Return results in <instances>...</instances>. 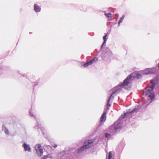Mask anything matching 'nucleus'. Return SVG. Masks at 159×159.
Here are the masks:
<instances>
[{"mask_svg": "<svg viewBox=\"0 0 159 159\" xmlns=\"http://www.w3.org/2000/svg\"><path fill=\"white\" fill-rule=\"evenodd\" d=\"M141 77H142V75L140 74H139L137 75V78H141Z\"/></svg>", "mask_w": 159, "mask_h": 159, "instance_id": "a211bd4d", "label": "nucleus"}, {"mask_svg": "<svg viewBox=\"0 0 159 159\" xmlns=\"http://www.w3.org/2000/svg\"><path fill=\"white\" fill-rule=\"evenodd\" d=\"M98 60V58L97 57H95L94 58L92 59L90 61L86 62V63L84 64L83 65L84 67H87L89 66L90 65L92 64L95 63Z\"/></svg>", "mask_w": 159, "mask_h": 159, "instance_id": "0eeeda50", "label": "nucleus"}, {"mask_svg": "<svg viewBox=\"0 0 159 159\" xmlns=\"http://www.w3.org/2000/svg\"><path fill=\"white\" fill-rule=\"evenodd\" d=\"M114 129L116 130L120 128V124L119 123H118L117 122L115 123L114 124Z\"/></svg>", "mask_w": 159, "mask_h": 159, "instance_id": "9b49d317", "label": "nucleus"}, {"mask_svg": "<svg viewBox=\"0 0 159 159\" xmlns=\"http://www.w3.org/2000/svg\"><path fill=\"white\" fill-rule=\"evenodd\" d=\"M106 112H104L102 114L101 118H100V122H104L106 119Z\"/></svg>", "mask_w": 159, "mask_h": 159, "instance_id": "6e6552de", "label": "nucleus"}, {"mask_svg": "<svg viewBox=\"0 0 159 159\" xmlns=\"http://www.w3.org/2000/svg\"><path fill=\"white\" fill-rule=\"evenodd\" d=\"M118 90V89L115 90L113 92V93H112L109 99L107 101V109H109V108H108V107L110 106H111V105L109 103V102L110 101L111 99V98L113 99L114 97L115 96V95H117Z\"/></svg>", "mask_w": 159, "mask_h": 159, "instance_id": "39448f33", "label": "nucleus"}, {"mask_svg": "<svg viewBox=\"0 0 159 159\" xmlns=\"http://www.w3.org/2000/svg\"><path fill=\"white\" fill-rule=\"evenodd\" d=\"M135 111V110H133L132 111V112H133V111Z\"/></svg>", "mask_w": 159, "mask_h": 159, "instance_id": "5701e85b", "label": "nucleus"}, {"mask_svg": "<svg viewBox=\"0 0 159 159\" xmlns=\"http://www.w3.org/2000/svg\"><path fill=\"white\" fill-rule=\"evenodd\" d=\"M107 36V34H106V35L103 36V39L104 40V41L102 44V47L104 45V44H105L107 41V39L106 38Z\"/></svg>", "mask_w": 159, "mask_h": 159, "instance_id": "4468645a", "label": "nucleus"}, {"mask_svg": "<svg viewBox=\"0 0 159 159\" xmlns=\"http://www.w3.org/2000/svg\"><path fill=\"white\" fill-rule=\"evenodd\" d=\"M110 136V134L108 133H106L105 134V137L106 138H108Z\"/></svg>", "mask_w": 159, "mask_h": 159, "instance_id": "f3484780", "label": "nucleus"}, {"mask_svg": "<svg viewBox=\"0 0 159 159\" xmlns=\"http://www.w3.org/2000/svg\"><path fill=\"white\" fill-rule=\"evenodd\" d=\"M5 132L7 134H8L9 133V132L7 130H6Z\"/></svg>", "mask_w": 159, "mask_h": 159, "instance_id": "aec40b11", "label": "nucleus"}, {"mask_svg": "<svg viewBox=\"0 0 159 159\" xmlns=\"http://www.w3.org/2000/svg\"><path fill=\"white\" fill-rule=\"evenodd\" d=\"M129 113H130L129 112H127L126 113H125L124 114V115L125 116H126Z\"/></svg>", "mask_w": 159, "mask_h": 159, "instance_id": "4be33fe9", "label": "nucleus"}, {"mask_svg": "<svg viewBox=\"0 0 159 159\" xmlns=\"http://www.w3.org/2000/svg\"><path fill=\"white\" fill-rule=\"evenodd\" d=\"M105 15L107 17H112V14L111 13H105Z\"/></svg>", "mask_w": 159, "mask_h": 159, "instance_id": "dca6fc26", "label": "nucleus"}, {"mask_svg": "<svg viewBox=\"0 0 159 159\" xmlns=\"http://www.w3.org/2000/svg\"><path fill=\"white\" fill-rule=\"evenodd\" d=\"M155 86V83L151 81L149 86L146 88L145 91L143 92V93L149 97L151 99H152L154 97L153 89Z\"/></svg>", "mask_w": 159, "mask_h": 159, "instance_id": "f257e3e1", "label": "nucleus"}, {"mask_svg": "<svg viewBox=\"0 0 159 159\" xmlns=\"http://www.w3.org/2000/svg\"><path fill=\"white\" fill-rule=\"evenodd\" d=\"M136 74L134 73H131L124 80L121 85V87H126L132 82V80L136 75Z\"/></svg>", "mask_w": 159, "mask_h": 159, "instance_id": "f03ea898", "label": "nucleus"}, {"mask_svg": "<svg viewBox=\"0 0 159 159\" xmlns=\"http://www.w3.org/2000/svg\"><path fill=\"white\" fill-rule=\"evenodd\" d=\"M125 16L123 15L120 18V20H119V22H118V25H120V23L122 22V21L124 19V18L125 17Z\"/></svg>", "mask_w": 159, "mask_h": 159, "instance_id": "2eb2a0df", "label": "nucleus"}, {"mask_svg": "<svg viewBox=\"0 0 159 159\" xmlns=\"http://www.w3.org/2000/svg\"><path fill=\"white\" fill-rule=\"evenodd\" d=\"M35 149L37 154L41 156L43 153V150L41 148V146L40 144H37L35 147Z\"/></svg>", "mask_w": 159, "mask_h": 159, "instance_id": "20e7f679", "label": "nucleus"}, {"mask_svg": "<svg viewBox=\"0 0 159 159\" xmlns=\"http://www.w3.org/2000/svg\"><path fill=\"white\" fill-rule=\"evenodd\" d=\"M52 146L54 148H56L57 147V146L56 144H54V145H52Z\"/></svg>", "mask_w": 159, "mask_h": 159, "instance_id": "412c9836", "label": "nucleus"}, {"mask_svg": "<svg viewBox=\"0 0 159 159\" xmlns=\"http://www.w3.org/2000/svg\"><path fill=\"white\" fill-rule=\"evenodd\" d=\"M98 60V58L97 57H95L94 58L92 59L90 61L86 62V63L84 64L83 65L84 67H87L89 66L90 65L92 64L95 63Z\"/></svg>", "mask_w": 159, "mask_h": 159, "instance_id": "423d86ee", "label": "nucleus"}, {"mask_svg": "<svg viewBox=\"0 0 159 159\" xmlns=\"http://www.w3.org/2000/svg\"><path fill=\"white\" fill-rule=\"evenodd\" d=\"M34 10L36 12H38L40 11L41 8L39 6L35 4H34Z\"/></svg>", "mask_w": 159, "mask_h": 159, "instance_id": "f8f14e48", "label": "nucleus"}, {"mask_svg": "<svg viewBox=\"0 0 159 159\" xmlns=\"http://www.w3.org/2000/svg\"><path fill=\"white\" fill-rule=\"evenodd\" d=\"M93 141V139H90L87 142H85L83 146L78 150V152H80L84 149L89 148Z\"/></svg>", "mask_w": 159, "mask_h": 159, "instance_id": "7ed1b4c3", "label": "nucleus"}, {"mask_svg": "<svg viewBox=\"0 0 159 159\" xmlns=\"http://www.w3.org/2000/svg\"><path fill=\"white\" fill-rule=\"evenodd\" d=\"M23 146L25 151H27L29 152L30 151V148L28 145L25 143H24Z\"/></svg>", "mask_w": 159, "mask_h": 159, "instance_id": "9d476101", "label": "nucleus"}, {"mask_svg": "<svg viewBox=\"0 0 159 159\" xmlns=\"http://www.w3.org/2000/svg\"><path fill=\"white\" fill-rule=\"evenodd\" d=\"M155 72L152 69H147L145 71L144 73L146 75H149L154 74Z\"/></svg>", "mask_w": 159, "mask_h": 159, "instance_id": "1a4fd4ad", "label": "nucleus"}, {"mask_svg": "<svg viewBox=\"0 0 159 159\" xmlns=\"http://www.w3.org/2000/svg\"><path fill=\"white\" fill-rule=\"evenodd\" d=\"M114 154L112 152L110 151L109 153L108 159H114Z\"/></svg>", "mask_w": 159, "mask_h": 159, "instance_id": "ddd939ff", "label": "nucleus"}, {"mask_svg": "<svg viewBox=\"0 0 159 159\" xmlns=\"http://www.w3.org/2000/svg\"><path fill=\"white\" fill-rule=\"evenodd\" d=\"M48 158V156H44V157H43V159H47Z\"/></svg>", "mask_w": 159, "mask_h": 159, "instance_id": "6ab92c4d", "label": "nucleus"}]
</instances>
